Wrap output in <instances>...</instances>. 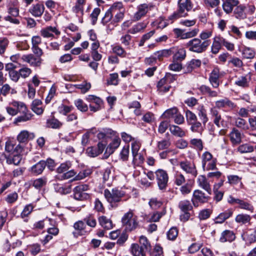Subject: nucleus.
Here are the masks:
<instances>
[{"label":"nucleus","instance_id":"obj_1","mask_svg":"<svg viewBox=\"0 0 256 256\" xmlns=\"http://www.w3.org/2000/svg\"><path fill=\"white\" fill-rule=\"evenodd\" d=\"M98 138H112L111 142L106 149L104 152L106 158H108L113 154L115 150L119 147L121 142L120 138L117 135L116 132L110 129L107 130L104 132H100L98 134Z\"/></svg>","mask_w":256,"mask_h":256},{"label":"nucleus","instance_id":"obj_2","mask_svg":"<svg viewBox=\"0 0 256 256\" xmlns=\"http://www.w3.org/2000/svg\"><path fill=\"white\" fill-rule=\"evenodd\" d=\"M10 104L14 108H18L19 111L18 113L22 114L15 118L14 124H18L20 122H26L31 120L32 114L28 111L24 102L13 101Z\"/></svg>","mask_w":256,"mask_h":256},{"label":"nucleus","instance_id":"obj_3","mask_svg":"<svg viewBox=\"0 0 256 256\" xmlns=\"http://www.w3.org/2000/svg\"><path fill=\"white\" fill-rule=\"evenodd\" d=\"M192 8L190 0H178V8L170 16V20H176L188 16V12Z\"/></svg>","mask_w":256,"mask_h":256},{"label":"nucleus","instance_id":"obj_4","mask_svg":"<svg viewBox=\"0 0 256 256\" xmlns=\"http://www.w3.org/2000/svg\"><path fill=\"white\" fill-rule=\"evenodd\" d=\"M210 43V40L202 42L200 38H194L186 43V46L190 51L200 54L205 52Z\"/></svg>","mask_w":256,"mask_h":256},{"label":"nucleus","instance_id":"obj_5","mask_svg":"<svg viewBox=\"0 0 256 256\" xmlns=\"http://www.w3.org/2000/svg\"><path fill=\"white\" fill-rule=\"evenodd\" d=\"M122 222L127 232H131L138 226V218L131 210L124 214Z\"/></svg>","mask_w":256,"mask_h":256},{"label":"nucleus","instance_id":"obj_6","mask_svg":"<svg viewBox=\"0 0 256 256\" xmlns=\"http://www.w3.org/2000/svg\"><path fill=\"white\" fill-rule=\"evenodd\" d=\"M104 196L112 206H116V204L121 200L124 194L117 188H113L111 190L106 189L104 190Z\"/></svg>","mask_w":256,"mask_h":256},{"label":"nucleus","instance_id":"obj_7","mask_svg":"<svg viewBox=\"0 0 256 256\" xmlns=\"http://www.w3.org/2000/svg\"><path fill=\"white\" fill-rule=\"evenodd\" d=\"M178 208L182 212V214L180 216V221L182 222H187L191 216L190 212L192 210V206L190 201L187 200H180L178 202Z\"/></svg>","mask_w":256,"mask_h":256},{"label":"nucleus","instance_id":"obj_8","mask_svg":"<svg viewBox=\"0 0 256 256\" xmlns=\"http://www.w3.org/2000/svg\"><path fill=\"white\" fill-rule=\"evenodd\" d=\"M202 167L204 170H213L216 168V160L212 155L208 152H204L202 156Z\"/></svg>","mask_w":256,"mask_h":256},{"label":"nucleus","instance_id":"obj_9","mask_svg":"<svg viewBox=\"0 0 256 256\" xmlns=\"http://www.w3.org/2000/svg\"><path fill=\"white\" fill-rule=\"evenodd\" d=\"M111 10L112 12L114 18L112 20L111 23L114 24L121 21L124 17V9L122 2H116L111 6Z\"/></svg>","mask_w":256,"mask_h":256},{"label":"nucleus","instance_id":"obj_10","mask_svg":"<svg viewBox=\"0 0 256 256\" xmlns=\"http://www.w3.org/2000/svg\"><path fill=\"white\" fill-rule=\"evenodd\" d=\"M89 186L86 184H82L76 186L73 190L74 198L79 200H88L90 196L86 192Z\"/></svg>","mask_w":256,"mask_h":256},{"label":"nucleus","instance_id":"obj_11","mask_svg":"<svg viewBox=\"0 0 256 256\" xmlns=\"http://www.w3.org/2000/svg\"><path fill=\"white\" fill-rule=\"evenodd\" d=\"M155 174L159 189L162 190H166L168 180L167 172L163 170L159 169L155 172Z\"/></svg>","mask_w":256,"mask_h":256},{"label":"nucleus","instance_id":"obj_12","mask_svg":"<svg viewBox=\"0 0 256 256\" xmlns=\"http://www.w3.org/2000/svg\"><path fill=\"white\" fill-rule=\"evenodd\" d=\"M224 72L220 71L218 67L213 68L210 74L208 80L211 86L215 88H218L220 84V78L222 77Z\"/></svg>","mask_w":256,"mask_h":256},{"label":"nucleus","instance_id":"obj_13","mask_svg":"<svg viewBox=\"0 0 256 256\" xmlns=\"http://www.w3.org/2000/svg\"><path fill=\"white\" fill-rule=\"evenodd\" d=\"M86 100L90 102V109L92 112H96L102 109L103 106V101L99 97L94 95H88Z\"/></svg>","mask_w":256,"mask_h":256},{"label":"nucleus","instance_id":"obj_14","mask_svg":"<svg viewBox=\"0 0 256 256\" xmlns=\"http://www.w3.org/2000/svg\"><path fill=\"white\" fill-rule=\"evenodd\" d=\"M153 7V6L150 4H143L139 5L137 7V11L134 15V20L135 21L140 20L150 10H151Z\"/></svg>","mask_w":256,"mask_h":256},{"label":"nucleus","instance_id":"obj_15","mask_svg":"<svg viewBox=\"0 0 256 256\" xmlns=\"http://www.w3.org/2000/svg\"><path fill=\"white\" fill-rule=\"evenodd\" d=\"M21 59L24 62H26L31 66L40 67L42 62V58L35 56L32 54H24Z\"/></svg>","mask_w":256,"mask_h":256},{"label":"nucleus","instance_id":"obj_16","mask_svg":"<svg viewBox=\"0 0 256 256\" xmlns=\"http://www.w3.org/2000/svg\"><path fill=\"white\" fill-rule=\"evenodd\" d=\"M180 168L186 174H190L196 177L198 174V171L195 164L188 160H184L180 162Z\"/></svg>","mask_w":256,"mask_h":256},{"label":"nucleus","instance_id":"obj_17","mask_svg":"<svg viewBox=\"0 0 256 256\" xmlns=\"http://www.w3.org/2000/svg\"><path fill=\"white\" fill-rule=\"evenodd\" d=\"M106 146V142L103 141L99 142L96 146L88 148L86 149V153L90 156L96 157L102 152Z\"/></svg>","mask_w":256,"mask_h":256},{"label":"nucleus","instance_id":"obj_18","mask_svg":"<svg viewBox=\"0 0 256 256\" xmlns=\"http://www.w3.org/2000/svg\"><path fill=\"white\" fill-rule=\"evenodd\" d=\"M5 150L8 154H11L15 152H22L23 147L20 144H16L14 142L8 140L6 142Z\"/></svg>","mask_w":256,"mask_h":256},{"label":"nucleus","instance_id":"obj_19","mask_svg":"<svg viewBox=\"0 0 256 256\" xmlns=\"http://www.w3.org/2000/svg\"><path fill=\"white\" fill-rule=\"evenodd\" d=\"M54 33L56 36H59L60 32L56 28L49 26L42 28L40 31V35L44 38H53Z\"/></svg>","mask_w":256,"mask_h":256},{"label":"nucleus","instance_id":"obj_20","mask_svg":"<svg viewBox=\"0 0 256 256\" xmlns=\"http://www.w3.org/2000/svg\"><path fill=\"white\" fill-rule=\"evenodd\" d=\"M206 199L204 194L199 190H195L193 192V196L192 199L193 205L198 206V202H204Z\"/></svg>","mask_w":256,"mask_h":256},{"label":"nucleus","instance_id":"obj_21","mask_svg":"<svg viewBox=\"0 0 256 256\" xmlns=\"http://www.w3.org/2000/svg\"><path fill=\"white\" fill-rule=\"evenodd\" d=\"M22 152H15L11 154H5L4 156L8 164L18 165L22 160Z\"/></svg>","mask_w":256,"mask_h":256},{"label":"nucleus","instance_id":"obj_22","mask_svg":"<svg viewBox=\"0 0 256 256\" xmlns=\"http://www.w3.org/2000/svg\"><path fill=\"white\" fill-rule=\"evenodd\" d=\"M238 4V0H224L222 6L224 12L229 14L232 12L234 8L237 6Z\"/></svg>","mask_w":256,"mask_h":256},{"label":"nucleus","instance_id":"obj_23","mask_svg":"<svg viewBox=\"0 0 256 256\" xmlns=\"http://www.w3.org/2000/svg\"><path fill=\"white\" fill-rule=\"evenodd\" d=\"M215 104L216 106L218 108H228L232 109L236 106V105L228 98L216 100Z\"/></svg>","mask_w":256,"mask_h":256},{"label":"nucleus","instance_id":"obj_24","mask_svg":"<svg viewBox=\"0 0 256 256\" xmlns=\"http://www.w3.org/2000/svg\"><path fill=\"white\" fill-rule=\"evenodd\" d=\"M44 10V7L42 4H36L32 6L28 12L35 17H40Z\"/></svg>","mask_w":256,"mask_h":256},{"label":"nucleus","instance_id":"obj_25","mask_svg":"<svg viewBox=\"0 0 256 256\" xmlns=\"http://www.w3.org/2000/svg\"><path fill=\"white\" fill-rule=\"evenodd\" d=\"M197 182L198 186L210 194L212 193V190L210 184L208 181L206 177L204 175H200L198 176Z\"/></svg>","mask_w":256,"mask_h":256},{"label":"nucleus","instance_id":"obj_26","mask_svg":"<svg viewBox=\"0 0 256 256\" xmlns=\"http://www.w3.org/2000/svg\"><path fill=\"white\" fill-rule=\"evenodd\" d=\"M46 166L44 160H40L30 168V172L34 175L41 174Z\"/></svg>","mask_w":256,"mask_h":256},{"label":"nucleus","instance_id":"obj_27","mask_svg":"<svg viewBox=\"0 0 256 256\" xmlns=\"http://www.w3.org/2000/svg\"><path fill=\"white\" fill-rule=\"evenodd\" d=\"M230 142L233 144H238L242 141V135L238 130L233 128L229 134Z\"/></svg>","mask_w":256,"mask_h":256},{"label":"nucleus","instance_id":"obj_28","mask_svg":"<svg viewBox=\"0 0 256 256\" xmlns=\"http://www.w3.org/2000/svg\"><path fill=\"white\" fill-rule=\"evenodd\" d=\"M233 214V210L232 209H228L225 212H222L217 216L214 219L215 224H222L226 220L231 217Z\"/></svg>","mask_w":256,"mask_h":256},{"label":"nucleus","instance_id":"obj_29","mask_svg":"<svg viewBox=\"0 0 256 256\" xmlns=\"http://www.w3.org/2000/svg\"><path fill=\"white\" fill-rule=\"evenodd\" d=\"M34 137L33 133H30L26 130H22L17 136L18 140L20 142H26L28 139H32Z\"/></svg>","mask_w":256,"mask_h":256},{"label":"nucleus","instance_id":"obj_30","mask_svg":"<svg viewBox=\"0 0 256 256\" xmlns=\"http://www.w3.org/2000/svg\"><path fill=\"white\" fill-rule=\"evenodd\" d=\"M130 252L134 256H146V252L138 244L131 245Z\"/></svg>","mask_w":256,"mask_h":256},{"label":"nucleus","instance_id":"obj_31","mask_svg":"<svg viewBox=\"0 0 256 256\" xmlns=\"http://www.w3.org/2000/svg\"><path fill=\"white\" fill-rule=\"evenodd\" d=\"M98 222L106 230H110L112 228L113 224L110 219L106 216H102L98 218Z\"/></svg>","mask_w":256,"mask_h":256},{"label":"nucleus","instance_id":"obj_32","mask_svg":"<svg viewBox=\"0 0 256 256\" xmlns=\"http://www.w3.org/2000/svg\"><path fill=\"white\" fill-rule=\"evenodd\" d=\"M173 60L181 62L183 60L186 56V52L184 48H176V51L174 54H172Z\"/></svg>","mask_w":256,"mask_h":256},{"label":"nucleus","instance_id":"obj_33","mask_svg":"<svg viewBox=\"0 0 256 256\" xmlns=\"http://www.w3.org/2000/svg\"><path fill=\"white\" fill-rule=\"evenodd\" d=\"M42 102L40 100L36 99L33 100L32 104V110L38 115L42 114L44 112L42 107Z\"/></svg>","mask_w":256,"mask_h":256},{"label":"nucleus","instance_id":"obj_34","mask_svg":"<svg viewBox=\"0 0 256 256\" xmlns=\"http://www.w3.org/2000/svg\"><path fill=\"white\" fill-rule=\"evenodd\" d=\"M250 80V76H240L235 81L234 84L239 86L247 88L249 86Z\"/></svg>","mask_w":256,"mask_h":256},{"label":"nucleus","instance_id":"obj_35","mask_svg":"<svg viewBox=\"0 0 256 256\" xmlns=\"http://www.w3.org/2000/svg\"><path fill=\"white\" fill-rule=\"evenodd\" d=\"M250 216L244 214H238L235 218V222L240 224H246L248 223H250Z\"/></svg>","mask_w":256,"mask_h":256},{"label":"nucleus","instance_id":"obj_36","mask_svg":"<svg viewBox=\"0 0 256 256\" xmlns=\"http://www.w3.org/2000/svg\"><path fill=\"white\" fill-rule=\"evenodd\" d=\"M235 239L234 232L230 230H226L222 232L220 238V241L222 242H232Z\"/></svg>","mask_w":256,"mask_h":256},{"label":"nucleus","instance_id":"obj_37","mask_svg":"<svg viewBox=\"0 0 256 256\" xmlns=\"http://www.w3.org/2000/svg\"><path fill=\"white\" fill-rule=\"evenodd\" d=\"M10 93L11 94H15L16 93V90L14 88H11L8 84H4L0 88V94L6 96ZM0 101H2V98L0 97Z\"/></svg>","mask_w":256,"mask_h":256},{"label":"nucleus","instance_id":"obj_38","mask_svg":"<svg viewBox=\"0 0 256 256\" xmlns=\"http://www.w3.org/2000/svg\"><path fill=\"white\" fill-rule=\"evenodd\" d=\"M170 131L173 135L178 137L182 138L186 135L185 132L182 128L176 125L170 126Z\"/></svg>","mask_w":256,"mask_h":256},{"label":"nucleus","instance_id":"obj_39","mask_svg":"<svg viewBox=\"0 0 256 256\" xmlns=\"http://www.w3.org/2000/svg\"><path fill=\"white\" fill-rule=\"evenodd\" d=\"M245 8V6L243 5L237 6L234 12L235 16L240 19L246 18V16L244 12Z\"/></svg>","mask_w":256,"mask_h":256},{"label":"nucleus","instance_id":"obj_40","mask_svg":"<svg viewBox=\"0 0 256 256\" xmlns=\"http://www.w3.org/2000/svg\"><path fill=\"white\" fill-rule=\"evenodd\" d=\"M178 112L176 107H174L166 110L162 114V117L166 119L174 118Z\"/></svg>","mask_w":256,"mask_h":256},{"label":"nucleus","instance_id":"obj_41","mask_svg":"<svg viewBox=\"0 0 256 256\" xmlns=\"http://www.w3.org/2000/svg\"><path fill=\"white\" fill-rule=\"evenodd\" d=\"M242 239L246 243L250 244L256 242V236L254 234H248L246 231H243L241 235Z\"/></svg>","mask_w":256,"mask_h":256},{"label":"nucleus","instance_id":"obj_42","mask_svg":"<svg viewBox=\"0 0 256 256\" xmlns=\"http://www.w3.org/2000/svg\"><path fill=\"white\" fill-rule=\"evenodd\" d=\"M242 56L246 59L253 58L255 56L254 51L251 48L245 46L242 50Z\"/></svg>","mask_w":256,"mask_h":256},{"label":"nucleus","instance_id":"obj_43","mask_svg":"<svg viewBox=\"0 0 256 256\" xmlns=\"http://www.w3.org/2000/svg\"><path fill=\"white\" fill-rule=\"evenodd\" d=\"M74 107L72 106H66L63 104L60 105L58 108V112L64 116H67L72 110Z\"/></svg>","mask_w":256,"mask_h":256},{"label":"nucleus","instance_id":"obj_44","mask_svg":"<svg viewBox=\"0 0 256 256\" xmlns=\"http://www.w3.org/2000/svg\"><path fill=\"white\" fill-rule=\"evenodd\" d=\"M171 142L169 138L160 140L157 142V148L159 150H163L168 148L170 146Z\"/></svg>","mask_w":256,"mask_h":256},{"label":"nucleus","instance_id":"obj_45","mask_svg":"<svg viewBox=\"0 0 256 256\" xmlns=\"http://www.w3.org/2000/svg\"><path fill=\"white\" fill-rule=\"evenodd\" d=\"M146 26V24L144 22H139L134 26L128 30V32L132 34H135L144 30Z\"/></svg>","mask_w":256,"mask_h":256},{"label":"nucleus","instance_id":"obj_46","mask_svg":"<svg viewBox=\"0 0 256 256\" xmlns=\"http://www.w3.org/2000/svg\"><path fill=\"white\" fill-rule=\"evenodd\" d=\"M47 125L49 128L56 129L60 128L62 126V122H60L58 120L54 118L47 120Z\"/></svg>","mask_w":256,"mask_h":256},{"label":"nucleus","instance_id":"obj_47","mask_svg":"<svg viewBox=\"0 0 256 256\" xmlns=\"http://www.w3.org/2000/svg\"><path fill=\"white\" fill-rule=\"evenodd\" d=\"M139 242L141 244L140 246L141 248H142L143 250L146 251L150 250L151 248V246L150 242L147 239V238L144 236H141L139 239Z\"/></svg>","mask_w":256,"mask_h":256},{"label":"nucleus","instance_id":"obj_48","mask_svg":"<svg viewBox=\"0 0 256 256\" xmlns=\"http://www.w3.org/2000/svg\"><path fill=\"white\" fill-rule=\"evenodd\" d=\"M112 50L113 53L116 54L120 57L124 58L126 56V52L120 46L116 45L112 46Z\"/></svg>","mask_w":256,"mask_h":256},{"label":"nucleus","instance_id":"obj_49","mask_svg":"<svg viewBox=\"0 0 256 256\" xmlns=\"http://www.w3.org/2000/svg\"><path fill=\"white\" fill-rule=\"evenodd\" d=\"M200 90L204 94H207L210 96L216 97L218 94L216 91L212 90L211 88L206 85H202L200 87Z\"/></svg>","mask_w":256,"mask_h":256},{"label":"nucleus","instance_id":"obj_50","mask_svg":"<svg viewBox=\"0 0 256 256\" xmlns=\"http://www.w3.org/2000/svg\"><path fill=\"white\" fill-rule=\"evenodd\" d=\"M198 110V116L201 119L202 123L205 124L208 121L206 110L202 106H199Z\"/></svg>","mask_w":256,"mask_h":256},{"label":"nucleus","instance_id":"obj_51","mask_svg":"<svg viewBox=\"0 0 256 256\" xmlns=\"http://www.w3.org/2000/svg\"><path fill=\"white\" fill-rule=\"evenodd\" d=\"M254 150V147L248 144L240 145L238 148V152L242 154L251 152H252Z\"/></svg>","mask_w":256,"mask_h":256},{"label":"nucleus","instance_id":"obj_52","mask_svg":"<svg viewBox=\"0 0 256 256\" xmlns=\"http://www.w3.org/2000/svg\"><path fill=\"white\" fill-rule=\"evenodd\" d=\"M238 204L239 205V208L241 209L250 211L251 212H252L254 210L253 206L249 202L244 200L240 199L239 201H238Z\"/></svg>","mask_w":256,"mask_h":256},{"label":"nucleus","instance_id":"obj_53","mask_svg":"<svg viewBox=\"0 0 256 256\" xmlns=\"http://www.w3.org/2000/svg\"><path fill=\"white\" fill-rule=\"evenodd\" d=\"M235 125L238 128L244 130H246L248 128V126L246 120L240 118H238L235 119Z\"/></svg>","mask_w":256,"mask_h":256},{"label":"nucleus","instance_id":"obj_54","mask_svg":"<svg viewBox=\"0 0 256 256\" xmlns=\"http://www.w3.org/2000/svg\"><path fill=\"white\" fill-rule=\"evenodd\" d=\"M47 180L46 178H37L34 180L32 186L37 189H40L46 184Z\"/></svg>","mask_w":256,"mask_h":256},{"label":"nucleus","instance_id":"obj_55","mask_svg":"<svg viewBox=\"0 0 256 256\" xmlns=\"http://www.w3.org/2000/svg\"><path fill=\"white\" fill-rule=\"evenodd\" d=\"M74 104L77 108L82 112H86L88 110V106L87 104L80 99H78L75 100Z\"/></svg>","mask_w":256,"mask_h":256},{"label":"nucleus","instance_id":"obj_56","mask_svg":"<svg viewBox=\"0 0 256 256\" xmlns=\"http://www.w3.org/2000/svg\"><path fill=\"white\" fill-rule=\"evenodd\" d=\"M186 122L188 124H190L192 122L198 121L197 117L196 115L189 110H187L186 112Z\"/></svg>","mask_w":256,"mask_h":256},{"label":"nucleus","instance_id":"obj_57","mask_svg":"<svg viewBox=\"0 0 256 256\" xmlns=\"http://www.w3.org/2000/svg\"><path fill=\"white\" fill-rule=\"evenodd\" d=\"M76 88L81 90L82 93H86L91 88V84L90 82H84L80 84H76Z\"/></svg>","mask_w":256,"mask_h":256},{"label":"nucleus","instance_id":"obj_58","mask_svg":"<svg viewBox=\"0 0 256 256\" xmlns=\"http://www.w3.org/2000/svg\"><path fill=\"white\" fill-rule=\"evenodd\" d=\"M132 163L134 166H138L143 162L144 158L138 152L136 154H132Z\"/></svg>","mask_w":256,"mask_h":256},{"label":"nucleus","instance_id":"obj_59","mask_svg":"<svg viewBox=\"0 0 256 256\" xmlns=\"http://www.w3.org/2000/svg\"><path fill=\"white\" fill-rule=\"evenodd\" d=\"M198 32L199 30L198 28H194L188 32H183L181 35V39H186L194 37L197 35Z\"/></svg>","mask_w":256,"mask_h":256},{"label":"nucleus","instance_id":"obj_60","mask_svg":"<svg viewBox=\"0 0 256 256\" xmlns=\"http://www.w3.org/2000/svg\"><path fill=\"white\" fill-rule=\"evenodd\" d=\"M9 44V41L6 38H0V54L4 53Z\"/></svg>","mask_w":256,"mask_h":256},{"label":"nucleus","instance_id":"obj_61","mask_svg":"<svg viewBox=\"0 0 256 256\" xmlns=\"http://www.w3.org/2000/svg\"><path fill=\"white\" fill-rule=\"evenodd\" d=\"M186 182L184 176L181 173H176L174 176V184L180 186L184 184Z\"/></svg>","mask_w":256,"mask_h":256},{"label":"nucleus","instance_id":"obj_62","mask_svg":"<svg viewBox=\"0 0 256 256\" xmlns=\"http://www.w3.org/2000/svg\"><path fill=\"white\" fill-rule=\"evenodd\" d=\"M18 72L22 78H26L32 74V70L30 68L24 66L20 68Z\"/></svg>","mask_w":256,"mask_h":256},{"label":"nucleus","instance_id":"obj_63","mask_svg":"<svg viewBox=\"0 0 256 256\" xmlns=\"http://www.w3.org/2000/svg\"><path fill=\"white\" fill-rule=\"evenodd\" d=\"M18 194L16 192H14L8 194L5 198V200L8 204H13L18 199Z\"/></svg>","mask_w":256,"mask_h":256},{"label":"nucleus","instance_id":"obj_64","mask_svg":"<svg viewBox=\"0 0 256 256\" xmlns=\"http://www.w3.org/2000/svg\"><path fill=\"white\" fill-rule=\"evenodd\" d=\"M112 12L111 10V7L110 8L106 11L105 14L104 16L102 18V22L104 24H107L108 22L112 20Z\"/></svg>","mask_w":256,"mask_h":256}]
</instances>
